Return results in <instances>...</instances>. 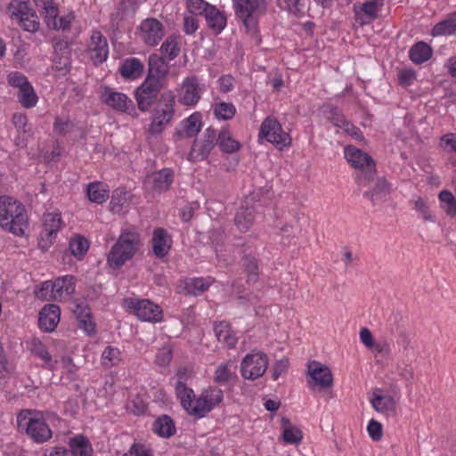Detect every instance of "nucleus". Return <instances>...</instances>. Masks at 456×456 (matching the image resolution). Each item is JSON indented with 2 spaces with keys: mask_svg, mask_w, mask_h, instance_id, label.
Here are the masks:
<instances>
[{
  "mask_svg": "<svg viewBox=\"0 0 456 456\" xmlns=\"http://www.w3.org/2000/svg\"><path fill=\"white\" fill-rule=\"evenodd\" d=\"M122 360V354L118 347L108 346L102 354V363L107 368L118 365Z\"/></svg>",
  "mask_w": 456,
  "mask_h": 456,
  "instance_id": "obj_44",
  "label": "nucleus"
},
{
  "mask_svg": "<svg viewBox=\"0 0 456 456\" xmlns=\"http://www.w3.org/2000/svg\"><path fill=\"white\" fill-rule=\"evenodd\" d=\"M236 17L246 28L257 25L258 19L265 11V0H232Z\"/></svg>",
  "mask_w": 456,
  "mask_h": 456,
  "instance_id": "obj_7",
  "label": "nucleus"
},
{
  "mask_svg": "<svg viewBox=\"0 0 456 456\" xmlns=\"http://www.w3.org/2000/svg\"><path fill=\"white\" fill-rule=\"evenodd\" d=\"M383 5V0H372L362 4L355 10V20L362 26L370 24L378 18Z\"/></svg>",
  "mask_w": 456,
  "mask_h": 456,
  "instance_id": "obj_23",
  "label": "nucleus"
},
{
  "mask_svg": "<svg viewBox=\"0 0 456 456\" xmlns=\"http://www.w3.org/2000/svg\"><path fill=\"white\" fill-rule=\"evenodd\" d=\"M141 246V235L134 227L121 231L116 243L108 255V264L112 268H119L134 257Z\"/></svg>",
  "mask_w": 456,
  "mask_h": 456,
  "instance_id": "obj_2",
  "label": "nucleus"
},
{
  "mask_svg": "<svg viewBox=\"0 0 456 456\" xmlns=\"http://www.w3.org/2000/svg\"><path fill=\"white\" fill-rule=\"evenodd\" d=\"M389 192L388 183L384 179L378 180L372 191H365L363 196L370 199L373 205L376 201L381 199L382 195H387Z\"/></svg>",
  "mask_w": 456,
  "mask_h": 456,
  "instance_id": "obj_49",
  "label": "nucleus"
},
{
  "mask_svg": "<svg viewBox=\"0 0 456 456\" xmlns=\"http://www.w3.org/2000/svg\"><path fill=\"white\" fill-rule=\"evenodd\" d=\"M163 55H165L169 61L176 58L180 53V43L175 37H168L166 41L162 44L160 48Z\"/></svg>",
  "mask_w": 456,
  "mask_h": 456,
  "instance_id": "obj_47",
  "label": "nucleus"
},
{
  "mask_svg": "<svg viewBox=\"0 0 456 456\" xmlns=\"http://www.w3.org/2000/svg\"><path fill=\"white\" fill-rule=\"evenodd\" d=\"M16 95L18 102L26 109L35 107L38 102V96L31 84L18 90Z\"/></svg>",
  "mask_w": 456,
  "mask_h": 456,
  "instance_id": "obj_40",
  "label": "nucleus"
},
{
  "mask_svg": "<svg viewBox=\"0 0 456 456\" xmlns=\"http://www.w3.org/2000/svg\"><path fill=\"white\" fill-rule=\"evenodd\" d=\"M86 194L91 202L102 204L109 199L108 185L101 182H93L87 185Z\"/></svg>",
  "mask_w": 456,
  "mask_h": 456,
  "instance_id": "obj_35",
  "label": "nucleus"
},
{
  "mask_svg": "<svg viewBox=\"0 0 456 456\" xmlns=\"http://www.w3.org/2000/svg\"><path fill=\"white\" fill-rule=\"evenodd\" d=\"M216 144L224 153L232 154L238 151L241 144L232 136L228 126H224L216 136Z\"/></svg>",
  "mask_w": 456,
  "mask_h": 456,
  "instance_id": "obj_33",
  "label": "nucleus"
},
{
  "mask_svg": "<svg viewBox=\"0 0 456 456\" xmlns=\"http://www.w3.org/2000/svg\"><path fill=\"white\" fill-rule=\"evenodd\" d=\"M323 112L325 118L338 128H340L343 126L344 122L346 121L344 115L339 111V110L337 107H334L330 104L325 105L323 107Z\"/></svg>",
  "mask_w": 456,
  "mask_h": 456,
  "instance_id": "obj_52",
  "label": "nucleus"
},
{
  "mask_svg": "<svg viewBox=\"0 0 456 456\" xmlns=\"http://www.w3.org/2000/svg\"><path fill=\"white\" fill-rule=\"evenodd\" d=\"M175 395L183 410L191 416L193 415L196 395L192 388L188 387L183 381L177 380Z\"/></svg>",
  "mask_w": 456,
  "mask_h": 456,
  "instance_id": "obj_28",
  "label": "nucleus"
},
{
  "mask_svg": "<svg viewBox=\"0 0 456 456\" xmlns=\"http://www.w3.org/2000/svg\"><path fill=\"white\" fill-rule=\"evenodd\" d=\"M58 370L61 369V373L66 374L68 379L74 380L76 379L77 367L73 362L71 357L67 355L61 356L60 361H58Z\"/></svg>",
  "mask_w": 456,
  "mask_h": 456,
  "instance_id": "obj_53",
  "label": "nucleus"
},
{
  "mask_svg": "<svg viewBox=\"0 0 456 456\" xmlns=\"http://www.w3.org/2000/svg\"><path fill=\"white\" fill-rule=\"evenodd\" d=\"M258 140H265L280 151L289 148L292 144L290 134L284 131L281 124L273 116H268L262 121Z\"/></svg>",
  "mask_w": 456,
  "mask_h": 456,
  "instance_id": "obj_5",
  "label": "nucleus"
},
{
  "mask_svg": "<svg viewBox=\"0 0 456 456\" xmlns=\"http://www.w3.org/2000/svg\"><path fill=\"white\" fill-rule=\"evenodd\" d=\"M308 374L314 386L327 388L332 386L333 377L329 367L319 362L313 361L308 364Z\"/></svg>",
  "mask_w": 456,
  "mask_h": 456,
  "instance_id": "obj_22",
  "label": "nucleus"
},
{
  "mask_svg": "<svg viewBox=\"0 0 456 456\" xmlns=\"http://www.w3.org/2000/svg\"><path fill=\"white\" fill-rule=\"evenodd\" d=\"M74 128V123L68 118H62L61 117H56L53 122V133L65 135L70 133Z\"/></svg>",
  "mask_w": 456,
  "mask_h": 456,
  "instance_id": "obj_58",
  "label": "nucleus"
},
{
  "mask_svg": "<svg viewBox=\"0 0 456 456\" xmlns=\"http://www.w3.org/2000/svg\"><path fill=\"white\" fill-rule=\"evenodd\" d=\"M73 314L77 321L78 328L87 335H94L96 325L93 318L91 308L86 301H76Z\"/></svg>",
  "mask_w": 456,
  "mask_h": 456,
  "instance_id": "obj_19",
  "label": "nucleus"
},
{
  "mask_svg": "<svg viewBox=\"0 0 456 456\" xmlns=\"http://www.w3.org/2000/svg\"><path fill=\"white\" fill-rule=\"evenodd\" d=\"M12 20L23 28H39V20L30 4L26 1L14 0L7 8Z\"/></svg>",
  "mask_w": 456,
  "mask_h": 456,
  "instance_id": "obj_10",
  "label": "nucleus"
},
{
  "mask_svg": "<svg viewBox=\"0 0 456 456\" xmlns=\"http://www.w3.org/2000/svg\"><path fill=\"white\" fill-rule=\"evenodd\" d=\"M243 266L248 273V282H256L258 279V262L256 257L246 256L242 259Z\"/></svg>",
  "mask_w": 456,
  "mask_h": 456,
  "instance_id": "obj_51",
  "label": "nucleus"
},
{
  "mask_svg": "<svg viewBox=\"0 0 456 456\" xmlns=\"http://www.w3.org/2000/svg\"><path fill=\"white\" fill-rule=\"evenodd\" d=\"M53 69L59 75L64 76L69 72L71 68L70 56L54 54L53 60Z\"/></svg>",
  "mask_w": 456,
  "mask_h": 456,
  "instance_id": "obj_55",
  "label": "nucleus"
},
{
  "mask_svg": "<svg viewBox=\"0 0 456 456\" xmlns=\"http://www.w3.org/2000/svg\"><path fill=\"white\" fill-rule=\"evenodd\" d=\"M151 242L153 254L159 258H163L169 253L173 240L167 232L159 227L153 231Z\"/></svg>",
  "mask_w": 456,
  "mask_h": 456,
  "instance_id": "obj_24",
  "label": "nucleus"
},
{
  "mask_svg": "<svg viewBox=\"0 0 456 456\" xmlns=\"http://www.w3.org/2000/svg\"><path fill=\"white\" fill-rule=\"evenodd\" d=\"M75 277L64 275L53 281L54 287L53 300H61L70 296L75 291Z\"/></svg>",
  "mask_w": 456,
  "mask_h": 456,
  "instance_id": "obj_31",
  "label": "nucleus"
},
{
  "mask_svg": "<svg viewBox=\"0 0 456 456\" xmlns=\"http://www.w3.org/2000/svg\"><path fill=\"white\" fill-rule=\"evenodd\" d=\"M268 364L269 359L266 354L253 351L243 357L240 362V374L245 379L256 380L265 373Z\"/></svg>",
  "mask_w": 456,
  "mask_h": 456,
  "instance_id": "obj_8",
  "label": "nucleus"
},
{
  "mask_svg": "<svg viewBox=\"0 0 456 456\" xmlns=\"http://www.w3.org/2000/svg\"><path fill=\"white\" fill-rule=\"evenodd\" d=\"M175 95L174 92H165L161 94L159 106L155 109L151 118L167 126L175 117Z\"/></svg>",
  "mask_w": 456,
  "mask_h": 456,
  "instance_id": "obj_18",
  "label": "nucleus"
},
{
  "mask_svg": "<svg viewBox=\"0 0 456 456\" xmlns=\"http://www.w3.org/2000/svg\"><path fill=\"white\" fill-rule=\"evenodd\" d=\"M213 114L217 119L230 120L236 114V107L232 102H216L213 104Z\"/></svg>",
  "mask_w": 456,
  "mask_h": 456,
  "instance_id": "obj_42",
  "label": "nucleus"
},
{
  "mask_svg": "<svg viewBox=\"0 0 456 456\" xmlns=\"http://www.w3.org/2000/svg\"><path fill=\"white\" fill-rule=\"evenodd\" d=\"M204 91L205 85L196 76L187 77L176 89L178 102L183 106L193 107L200 102Z\"/></svg>",
  "mask_w": 456,
  "mask_h": 456,
  "instance_id": "obj_11",
  "label": "nucleus"
},
{
  "mask_svg": "<svg viewBox=\"0 0 456 456\" xmlns=\"http://www.w3.org/2000/svg\"><path fill=\"white\" fill-rule=\"evenodd\" d=\"M209 28H225L226 17L216 6L211 5L204 15Z\"/></svg>",
  "mask_w": 456,
  "mask_h": 456,
  "instance_id": "obj_41",
  "label": "nucleus"
},
{
  "mask_svg": "<svg viewBox=\"0 0 456 456\" xmlns=\"http://www.w3.org/2000/svg\"><path fill=\"white\" fill-rule=\"evenodd\" d=\"M414 209L419 213L425 221L435 222V216L429 211V208L421 198H418L414 202Z\"/></svg>",
  "mask_w": 456,
  "mask_h": 456,
  "instance_id": "obj_63",
  "label": "nucleus"
},
{
  "mask_svg": "<svg viewBox=\"0 0 456 456\" xmlns=\"http://www.w3.org/2000/svg\"><path fill=\"white\" fill-rule=\"evenodd\" d=\"M61 310L57 305L50 304L45 305L38 318V324L42 330L51 332L55 330L60 322Z\"/></svg>",
  "mask_w": 456,
  "mask_h": 456,
  "instance_id": "obj_25",
  "label": "nucleus"
},
{
  "mask_svg": "<svg viewBox=\"0 0 456 456\" xmlns=\"http://www.w3.org/2000/svg\"><path fill=\"white\" fill-rule=\"evenodd\" d=\"M7 82L9 86L20 90L29 85L28 77L19 71H12L7 75Z\"/></svg>",
  "mask_w": 456,
  "mask_h": 456,
  "instance_id": "obj_59",
  "label": "nucleus"
},
{
  "mask_svg": "<svg viewBox=\"0 0 456 456\" xmlns=\"http://www.w3.org/2000/svg\"><path fill=\"white\" fill-rule=\"evenodd\" d=\"M215 335L217 340L227 346L228 348H234L238 342V338L232 330L231 326L226 322H220L214 326Z\"/></svg>",
  "mask_w": 456,
  "mask_h": 456,
  "instance_id": "obj_32",
  "label": "nucleus"
},
{
  "mask_svg": "<svg viewBox=\"0 0 456 456\" xmlns=\"http://www.w3.org/2000/svg\"><path fill=\"white\" fill-rule=\"evenodd\" d=\"M254 219L255 208L253 207H242L234 216V224L240 232H246L253 224Z\"/></svg>",
  "mask_w": 456,
  "mask_h": 456,
  "instance_id": "obj_36",
  "label": "nucleus"
},
{
  "mask_svg": "<svg viewBox=\"0 0 456 456\" xmlns=\"http://www.w3.org/2000/svg\"><path fill=\"white\" fill-rule=\"evenodd\" d=\"M153 431L159 436L169 438L176 432V428L174 420L168 415H161L156 419L153 423Z\"/></svg>",
  "mask_w": 456,
  "mask_h": 456,
  "instance_id": "obj_34",
  "label": "nucleus"
},
{
  "mask_svg": "<svg viewBox=\"0 0 456 456\" xmlns=\"http://www.w3.org/2000/svg\"><path fill=\"white\" fill-rule=\"evenodd\" d=\"M28 349L31 354L39 358L42 367L51 371L58 370V360H53L47 346L37 338H31L28 342Z\"/></svg>",
  "mask_w": 456,
  "mask_h": 456,
  "instance_id": "obj_21",
  "label": "nucleus"
},
{
  "mask_svg": "<svg viewBox=\"0 0 456 456\" xmlns=\"http://www.w3.org/2000/svg\"><path fill=\"white\" fill-rule=\"evenodd\" d=\"M345 157L357 169L355 181L360 186H368L376 173L375 163L371 157L354 146L345 148Z\"/></svg>",
  "mask_w": 456,
  "mask_h": 456,
  "instance_id": "obj_4",
  "label": "nucleus"
},
{
  "mask_svg": "<svg viewBox=\"0 0 456 456\" xmlns=\"http://www.w3.org/2000/svg\"><path fill=\"white\" fill-rule=\"evenodd\" d=\"M162 87L163 85L153 83L151 78H145L134 91L138 109L142 112L148 111L157 100Z\"/></svg>",
  "mask_w": 456,
  "mask_h": 456,
  "instance_id": "obj_15",
  "label": "nucleus"
},
{
  "mask_svg": "<svg viewBox=\"0 0 456 456\" xmlns=\"http://www.w3.org/2000/svg\"><path fill=\"white\" fill-rule=\"evenodd\" d=\"M127 203L126 192L124 191L116 190L113 191L110 206L112 212L119 214L123 211Z\"/></svg>",
  "mask_w": 456,
  "mask_h": 456,
  "instance_id": "obj_54",
  "label": "nucleus"
},
{
  "mask_svg": "<svg viewBox=\"0 0 456 456\" xmlns=\"http://www.w3.org/2000/svg\"><path fill=\"white\" fill-rule=\"evenodd\" d=\"M86 52L94 65L103 63L109 56V45L100 30H94L87 44Z\"/></svg>",
  "mask_w": 456,
  "mask_h": 456,
  "instance_id": "obj_17",
  "label": "nucleus"
},
{
  "mask_svg": "<svg viewBox=\"0 0 456 456\" xmlns=\"http://www.w3.org/2000/svg\"><path fill=\"white\" fill-rule=\"evenodd\" d=\"M28 226L24 205L10 196H0V227L16 236H22Z\"/></svg>",
  "mask_w": 456,
  "mask_h": 456,
  "instance_id": "obj_1",
  "label": "nucleus"
},
{
  "mask_svg": "<svg viewBox=\"0 0 456 456\" xmlns=\"http://www.w3.org/2000/svg\"><path fill=\"white\" fill-rule=\"evenodd\" d=\"M432 49L425 42L413 45L409 51L410 60L415 64H422L432 57Z\"/></svg>",
  "mask_w": 456,
  "mask_h": 456,
  "instance_id": "obj_37",
  "label": "nucleus"
},
{
  "mask_svg": "<svg viewBox=\"0 0 456 456\" xmlns=\"http://www.w3.org/2000/svg\"><path fill=\"white\" fill-rule=\"evenodd\" d=\"M167 74V69L161 57L152 54L149 57V69L145 78H151L153 83L163 85Z\"/></svg>",
  "mask_w": 456,
  "mask_h": 456,
  "instance_id": "obj_30",
  "label": "nucleus"
},
{
  "mask_svg": "<svg viewBox=\"0 0 456 456\" xmlns=\"http://www.w3.org/2000/svg\"><path fill=\"white\" fill-rule=\"evenodd\" d=\"M100 98L105 105L114 110L136 115L133 101L126 94L116 92L110 86H101Z\"/></svg>",
  "mask_w": 456,
  "mask_h": 456,
  "instance_id": "obj_13",
  "label": "nucleus"
},
{
  "mask_svg": "<svg viewBox=\"0 0 456 456\" xmlns=\"http://www.w3.org/2000/svg\"><path fill=\"white\" fill-rule=\"evenodd\" d=\"M63 225L64 223L60 211L55 210L44 214L39 247L45 250L47 249Z\"/></svg>",
  "mask_w": 456,
  "mask_h": 456,
  "instance_id": "obj_14",
  "label": "nucleus"
},
{
  "mask_svg": "<svg viewBox=\"0 0 456 456\" xmlns=\"http://www.w3.org/2000/svg\"><path fill=\"white\" fill-rule=\"evenodd\" d=\"M202 115L200 112H193L187 118L182 120L176 129L175 135L178 138L193 137L202 128Z\"/></svg>",
  "mask_w": 456,
  "mask_h": 456,
  "instance_id": "obj_26",
  "label": "nucleus"
},
{
  "mask_svg": "<svg viewBox=\"0 0 456 456\" xmlns=\"http://www.w3.org/2000/svg\"><path fill=\"white\" fill-rule=\"evenodd\" d=\"M224 400L223 390L216 386H209L203 389L196 398L192 417L204 418L217 407Z\"/></svg>",
  "mask_w": 456,
  "mask_h": 456,
  "instance_id": "obj_9",
  "label": "nucleus"
},
{
  "mask_svg": "<svg viewBox=\"0 0 456 456\" xmlns=\"http://www.w3.org/2000/svg\"><path fill=\"white\" fill-rule=\"evenodd\" d=\"M439 200L442 202L443 209L445 211V213L451 216H453L456 215V200L453 196V194L447 191L444 190L440 191L439 193Z\"/></svg>",
  "mask_w": 456,
  "mask_h": 456,
  "instance_id": "obj_50",
  "label": "nucleus"
},
{
  "mask_svg": "<svg viewBox=\"0 0 456 456\" xmlns=\"http://www.w3.org/2000/svg\"><path fill=\"white\" fill-rule=\"evenodd\" d=\"M439 147L446 152L456 153V134L448 133L441 136Z\"/></svg>",
  "mask_w": 456,
  "mask_h": 456,
  "instance_id": "obj_62",
  "label": "nucleus"
},
{
  "mask_svg": "<svg viewBox=\"0 0 456 456\" xmlns=\"http://www.w3.org/2000/svg\"><path fill=\"white\" fill-rule=\"evenodd\" d=\"M17 425L20 432H24L37 444L45 443L53 436V431L46 423L45 413L40 411L21 410L17 415Z\"/></svg>",
  "mask_w": 456,
  "mask_h": 456,
  "instance_id": "obj_3",
  "label": "nucleus"
},
{
  "mask_svg": "<svg viewBox=\"0 0 456 456\" xmlns=\"http://www.w3.org/2000/svg\"><path fill=\"white\" fill-rule=\"evenodd\" d=\"M283 431L281 438L285 444H299L303 440V432L300 428L293 426L288 419H282Z\"/></svg>",
  "mask_w": 456,
  "mask_h": 456,
  "instance_id": "obj_38",
  "label": "nucleus"
},
{
  "mask_svg": "<svg viewBox=\"0 0 456 456\" xmlns=\"http://www.w3.org/2000/svg\"><path fill=\"white\" fill-rule=\"evenodd\" d=\"M35 295L37 298L42 300H53L54 287L52 281H46L36 289Z\"/></svg>",
  "mask_w": 456,
  "mask_h": 456,
  "instance_id": "obj_60",
  "label": "nucleus"
},
{
  "mask_svg": "<svg viewBox=\"0 0 456 456\" xmlns=\"http://www.w3.org/2000/svg\"><path fill=\"white\" fill-rule=\"evenodd\" d=\"M69 444L73 456H92L93 449L86 437L77 436L69 440Z\"/></svg>",
  "mask_w": 456,
  "mask_h": 456,
  "instance_id": "obj_39",
  "label": "nucleus"
},
{
  "mask_svg": "<svg viewBox=\"0 0 456 456\" xmlns=\"http://www.w3.org/2000/svg\"><path fill=\"white\" fill-rule=\"evenodd\" d=\"M210 282L204 278H191L185 281L186 293L192 296L201 295L208 289Z\"/></svg>",
  "mask_w": 456,
  "mask_h": 456,
  "instance_id": "obj_43",
  "label": "nucleus"
},
{
  "mask_svg": "<svg viewBox=\"0 0 456 456\" xmlns=\"http://www.w3.org/2000/svg\"><path fill=\"white\" fill-rule=\"evenodd\" d=\"M69 248L74 256L81 258L88 251L89 242L83 236L77 235L70 240Z\"/></svg>",
  "mask_w": 456,
  "mask_h": 456,
  "instance_id": "obj_46",
  "label": "nucleus"
},
{
  "mask_svg": "<svg viewBox=\"0 0 456 456\" xmlns=\"http://www.w3.org/2000/svg\"><path fill=\"white\" fill-rule=\"evenodd\" d=\"M174 181V172L170 168H163L147 177V183L151 184L155 191H167Z\"/></svg>",
  "mask_w": 456,
  "mask_h": 456,
  "instance_id": "obj_27",
  "label": "nucleus"
},
{
  "mask_svg": "<svg viewBox=\"0 0 456 456\" xmlns=\"http://www.w3.org/2000/svg\"><path fill=\"white\" fill-rule=\"evenodd\" d=\"M172 358L173 349L170 345H167L158 350L155 356V362L159 367H167L169 365Z\"/></svg>",
  "mask_w": 456,
  "mask_h": 456,
  "instance_id": "obj_56",
  "label": "nucleus"
},
{
  "mask_svg": "<svg viewBox=\"0 0 456 456\" xmlns=\"http://www.w3.org/2000/svg\"><path fill=\"white\" fill-rule=\"evenodd\" d=\"M122 305L142 322L156 323L163 320L160 306L149 299L126 297L123 299Z\"/></svg>",
  "mask_w": 456,
  "mask_h": 456,
  "instance_id": "obj_6",
  "label": "nucleus"
},
{
  "mask_svg": "<svg viewBox=\"0 0 456 456\" xmlns=\"http://www.w3.org/2000/svg\"><path fill=\"white\" fill-rule=\"evenodd\" d=\"M231 367V364L228 362L219 364L214 373V381L220 385H225L237 378Z\"/></svg>",
  "mask_w": 456,
  "mask_h": 456,
  "instance_id": "obj_45",
  "label": "nucleus"
},
{
  "mask_svg": "<svg viewBox=\"0 0 456 456\" xmlns=\"http://www.w3.org/2000/svg\"><path fill=\"white\" fill-rule=\"evenodd\" d=\"M216 145V132L208 127L205 130L203 138L193 142L188 159L192 162L200 161L208 158Z\"/></svg>",
  "mask_w": 456,
  "mask_h": 456,
  "instance_id": "obj_16",
  "label": "nucleus"
},
{
  "mask_svg": "<svg viewBox=\"0 0 456 456\" xmlns=\"http://www.w3.org/2000/svg\"><path fill=\"white\" fill-rule=\"evenodd\" d=\"M144 66L142 62L135 57H129L122 61L118 71L122 77L128 80H135L142 77Z\"/></svg>",
  "mask_w": 456,
  "mask_h": 456,
  "instance_id": "obj_29",
  "label": "nucleus"
},
{
  "mask_svg": "<svg viewBox=\"0 0 456 456\" xmlns=\"http://www.w3.org/2000/svg\"><path fill=\"white\" fill-rule=\"evenodd\" d=\"M210 6L211 4H209L208 2L204 0H187L186 2V8L189 13H191L195 16H204L207 11L208 10V7Z\"/></svg>",
  "mask_w": 456,
  "mask_h": 456,
  "instance_id": "obj_57",
  "label": "nucleus"
},
{
  "mask_svg": "<svg viewBox=\"0 0 456 456\" xmlns=\"http://www.w3.org/2000/svg\"><path fill=\"white\" fill-rule=\"evenodd\" d=\"M397 80L401 86L408 87L416 80V72L412 69H402L398 70Z\"/></svg>",
  "mask_w": 456,
  "mask_h": 456,
  "instance_id": "obj_61",
  "label": "nucleus"
},
{
  "mask_svg": "<svg viewBox=\"0 0 456 456\" xmlns=\"http://www.w3.org/2000/svg\"><path fill=\"white\" fill-rule=\"evenodd\" d=\"M123 456H154L151 449L149 447L141 444H134L128 452L125 453Z\"/></svg>",
  "mask_w": 456,
  "mask_h": 456,
  "instance_id": "obj_64",
  "label": "nucleus"
},
{
  "mask_svg": "<svg viewBox=\"0 0 456 456\" xmlns=\"http://www.w3.org/2000/svg\"><path fill=\"white\" fill-rule=\"evenodd\" d=\"M370 403L379 413L386 416L395 414L396 411V402L390 395L383 394L381 388H374L370 397Z\"/></svg>",
  "mask_w": 456,
  "mask_h": 456,
  "instance_id": "obj_20",
  "label": "nucleus"
},
{
  "mask_svg": "<svg viewBox=\"0 0 456 456\" xmlns=\"http://www.w3.org/2000/svg\"><path fill=\"white\" fill-rule=\"evenodd\" d=\"M44 11L45 21L48 28H69L75 19L73 12L59 15L58 8L53 0H34Z\"/></svg>",
  "mask_w": 456,
  "mask_h": 456,
  "instance_id": "obj_12",
  "label": "nucleus"
},
{
  "mask_svg": "<svg viewBox=\"0 0 456 456\" xmlns=\"http://www.w3.org/2000/svg\"><path fill=\"white\" fill-rule=\"evenodd\" d=\"M136 35L149 46L157 45L165 37L164 30H138Z\"/></svg>",
  "mask_w": 456,
  "mask_h": 456,
  "instance_id": "obj_48",
  "label": "nucleus"
}]
</instances>
